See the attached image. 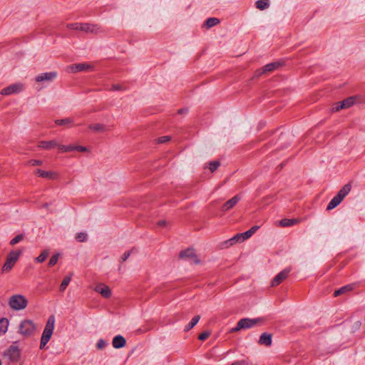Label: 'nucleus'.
I'll return each mask as SVG.
<instances>
[{"label": "nucleus", "instance_id": "1", "mask_svg": "<svg viewBox=\"0 0 365 365\" xmlns=\"http://www.w3.org/2000/svg\"><path fill=\"white\" fill-rule=\"evenodd\" d=\"M54 325H55V317L53 315H51L48 319V321L46 322V327L43 329L41 339V343H40V349H43L44 346L47 344V343L49 341L53 332L54 329Z\"/></svg>", "mask_w": 365, "mask_h": 365}, {"label": "nucleus", "instance_id": "54", "mask_svg": "<svg viewBox=\"0 0 365 365\" xmlns=\"http://www.w3.org/2000/svg\"><path fill=\"white\" fill-rule=\"evenodd\" d=\"M158 224L159 226L163 227V226H165V225L167 224V222L165 220H160Z\"/></svg>", "mask_w": 365, "mask_h": 365}, {"label": "nucleus", "instance_id": "31", "mask_svg": "<svg viewBox=\"0 0 365 365\" xmlns=\"http://www.w3.org/2000/svg\"><path fill=\"white\" fill-rule=\"evenodd\" d=\"M220 23V20L217 18H209L205 21V25L207 28H211Z\"/></svg>", "mask_w": 365, "mask_h": 365}, {"label": "nucleus", "instance_id": "42", "mask_svg": "<svg viewBox=\"0 0 365 365\" xmlns=\"http://www.w3.org/2000/svg\"><path fill=\"white\" fill-rule=\"evenodd\" d=\"M250 233H251V232H250L249 230H247V231H246L245 232L241 233L243 242L245 240L249 239L252 236V235Z\"/></svg>", "mask_w": 365, "mask_h": 365}, {"label": "nucleus", "instance_id": "13", "mask_svg": "<svg viewBox=\"0 0 365 365\" xmlns=\"http://www.w3.org/2000/svg\"><path fill=\"white\" fill-rule=\"evenodd\" d=\"M241 197L238 195L227 200L222 206V210L225 212L232 209L240 200Z\"/></svg>", "mask_w": 365, "mask_h": 365}, {"label": "nucleus", "instance_id": "24", "mask_svg": "<svg viewBox=\"0 0 365 365\" xmlns=\"http://www.w3.org/2000/svg\"><path fill=\"white\" fill-rule=\"evenodd\" d=\"M281 66L282 63L280 62H272L264 66V71H265L266 73L271 72L276 70Z\"/></svg>", "mask_w": 365, "mask_h": 365}, {"label": "nucleus", "instance_id": "32", "mask_svg": "<svg viewBox=\"0 0 365 365\" xmlns=\"http://www.w3.org/2000/svg\"><path fill=\"white\" fill-rule=\"evenodd\" d=\"M237 242L235 240V239L233 237H232V238L222 242L220 245V247H221V248H228V247L234 245Z\"/></svg>", "mask_w": 365, "mask_h": 365}, {"label": "nucleus", "instance_id": "40", "mask_svg": "<svg viewBox=\"0 0 365 365\" xmlns=\"http://www.w3.org/2000/svg\"><path fill=\"white\" fill-rule=\"evenodd\" d=\"M341 102H338L336 103L331 108V110L333 112H337L341 109H344V107H341Z\"/></svg>", "mask_w": 365, "mask_h": 365}, {"label": "nucleus", "instance_id": "16", "mask_svg": "<svg viewBox=\"0 0 365 365\" xmlns=\"http://www.w3.org/2000/svg\"><path fill=\"white\" fill-rule=\"evenodd\" d=\"M96 292L101 294L103 297L108 298L111 295L110 288L105 284H99L95 288Z\"/></svg>", "mask_w": 365, "mask_h": 365}, {"label": "nucleus", "instance_id": "30", "mask_svg": "<svg viewBox=\"0 0 365 365\" xmlns=\"http://www.w3.org/2000/svg\"><path fill=\"white\" fill-rule=\"evenodd\" d=\"M71 280V276H67L62 281L61 285H60V291L64 292L65 289L67 288L68 285L69 284Z\"/></svg>", "mask_w": 365, "mask_h": 365}, {"label": "nucleus", "instance_id": "53", "mask_svg": "<svg viewBox=\"0 0 365 365\" xmlns=\"http://www.w3.org/2000/svg\"><path fill=\"white\" fill-rule=\"evenodd\" d=\"M259 228L258 226H254L252 227H251L249 231L251 232V235H252L257 230V229Z\"/></svg>", "mask_w": 365, "mask_h": 365}, {"label": "nucleus", "instance_id": "26", "mask_svg": "<svg viewBox=\"0 0 365 365\" xmlns=\"http://www.w3.org/2000/svg\"><path fill=\"white\" fill-rule=\"evenodd\" d=\"M353 284H348L341 287L340 289L336 290L334 293V297H338L345 292H349L353 289Z\"/></svg>", "mask_w": 365, "mask_h": 365}, {"label": "nucleus", "instance_id": "17", "mask_svg": "<svg viewBox=\"0 0 365 365\" xmlns=\"http://www.w3.org/2000/svg\"><path fill=\"white\" fill-rule=\"evenodd\" d=\"M272 342V336L271 334L263 333L261 334L258 343L261 345H264L266 346H271Z\"/></svg>", "mask_w": 365, "mask_h": 365}, {"label": "nucleus", "instance_id": "14", "mask_svg": "<svg viewBox=\"0 0 365 365\" xmlns=\"http://www.w3.org/2000/svg\"><path fill=\"white\" fill-rule=\"evenodd\" d=\"M36 174H37L39 177L51 180H54L58 178V174L56 172L45 171L41 169H38L36 171Z\"/></svg>", "mask_w": 365, "mask_h": 365}, {"label": "nucleus", "instance_id": "48", "mask_svg": "<svg viewBox=\"0 0 365 365\" xmlns=\"http://www.w3.org/2000/svg\"><path fill=\"white\" fill-rule=\"evenodd\" d=\"M233 238L235 239V240L236 241L237 243H241L243 242L241 233L237 234L236 235H235L233 237Z\"/></svg>", "mask_w": 365, "mask_h": 365}, {"label": "nucleus", "instance_id": "51", "mask_svg": "<svg viewBox=\"0 0 365 365\" xmlns=\"http://www.w3.org/2000/svg\"><path fill=\"white\" fill-rule=\"evenodd\" d=\"M57 147L58 148V149L62 152V153H67V148H66V145H57Z\"/></svg>", "mask_w": 365, "mask_h": 365}, {"label": "nucleus", "instance_id": "23", "mask_svg": "<svg viewBox=\"0 0 365 365\" xmlns=\"http://www.w3.org/2000/svg\"><path fill=\"white\" fill-rule=\"evenodd\" d=\"M299 222L297 219H282L279 222V225L282 227H290Z\"/></svg>", "mask_w": 365, "mask_h": 365}, {"label": "nucleus", "instance_id": "15", "mask_svg": "<svg viewBox=\"0 0 365 365\" xmlns=\"http://www.w3.org/2000/svg\"><path fill=\"white\" fill-rule=\"evenodd\" d=\"M57 145H58V143L57 142V140H43V141H40L38 143V148H41V149H45V150H50L51 148H56L57 147Z\"/></svg>", "mask_w": 365, "mask_h": 365}, {"label": "nucleus", "instance_id": "6", "mask_svg": "<svg viewBox=\"0 0 365 365\" xmlns=\"http://www.w3.org/2000/svg\"><path fill=\"white\" fill-rule=\"evenodd\" d=\"M93 70L94 66L87 63L73 64L68 67V71L73 73L81 71H92Z\"/></svg>", "mask_w": 365, "mask_h": 365}, {"label": "nucleus", "instance_id": "47", "mask_svg": "<svg viewBox=\"0 0 365 365\" xmlns=\"http://www.w3.org/2000/svg\"><path fill=\"white\" fill-rule=\"evenodd\" d=\"M29 164L33 165V166L41 165H42V161L39 160H31L29 161Z\"/></svg>", "mask_w": 365, "mask_h": 365}, {"label": "nucleus", "instance_id": "20", "mask_svg": "<svg viewBox=\"0 0 365 365\" xmlns=\"http://www.w3.org/2000/svg\"><path fill=\"white\" fill-rule=\"evenodd\" d=\"M351 191V185L349 184H346L342 187V188L336 194L337 197L343 200V199Z\"/></svg>", "mask_w": 365, "mask_h": 365}, {"label": "nucleus", "instance_id": "43", "mask_svg": "<svg viewBox=\"0 0 365 365\" xmlns=\"http://www.w3.org/2000/svg\"><path fill=\"white\" fill-rule=\"evenodd\" d=\"M209 336H210V333L205 331V332L201 333L199 335L198 339L200 340L203 341V340H205L206 339H207Z\"/></svg>", "mask_w": 365, "mask_h": 365}, {"label": "nucleus", "instance_id": "4", "mask_svg": "<svg viewBox=\"0 0 365 365\" xmlns=\"http://www.w3.org/2000/svg\"><path fill=\"white\" fill-rule=\"evenodd\" d=\"M35 329L36 327L32 321L25 319L19 326V333L24 336H29L34 334Z\"/></svg>", "mask_w": 365, "mask_h": 365}, {"label": "nucleus", "instance_id": "2", "mask_svg": "<svg viewBox=\"0 0 365 365\" xmlns=\"http://www.w3.org/2000/svg\"><path fill=\"white\" fill-rule=\"evenodd\" d=\"M263 322V319L262 318H256V319H250V318H244L240 319L235 327L232 328L230 330V332H237L241 329H247L255 327L256 325L261 324Z\"/></svg>", "mask_w": 365, "mask_h": 365}, {"label": "nucleus", "instance_id": "38", "mask_svg": "<svg viewBox=\"0 0 365 365\" xmlns=\"http://www.w3.org/2000/svg\"><path fill=\"white\" fill-rule=\"evenodd\" d=\"M23 237H24L22 235H19L11 240L10 244L11 245H14L17 244L18 242H19L21 240H22Z\"/></svg>", "mask_w": 365, "mask_h": 365}, {"label": "nucleus", "instance_id": "5", "mask_svg": "<svg viewBox=\"0 0 365 365\" xmlns=\"http://www.w3.org/2000/svg\"><path fill=\"white\" fill-rule=\"evenodd\" d=\"M21 253V251H12L9 254L6 260L2 267L3 272H9L12 269V267L18 260Z\"/></svg>", "mask_w": 365, "mask_h": 365}, {"label": "nucleus", "instance_id": "37", "mask_svg": "<svg viewBox=\"0 0 365 365\" xmlns=\"http://www.w3.org/2000/svg\"><path fill=\"white\" fill-rule=\"evenodd\" d=\"M76 239L78 242H84L87 239V235L86 233H84V232L78 233L76 237Z\"/></svg>", "mask_w": 365, "mask_h": 365}, {"label": "nucleus", "instance_id": "49", "mask_svg": "<svg viewBox=\"0 0 365 365\" xmlns=\"http://www.w3.org/2000/svg\"><path fill=\"white\" fill-rule=\"evenodd\" d=\"M130 254H131V251H127L125 252L123 256L121 257V259L123 262L125 261L130 256Z\"/></svg>", "mask_w": 365, "mask_h": 365}, {"label": "nucleus", "instance_id": "18", "mask_svg": "<svg viewBox=\"0 0 365 365\" xmlns=\"http://www.w3.org/2000/svg\"><path fill=\"white\" fill-rule=\"evenodd\" d=\"M88 128L96 133H105L110 130V128L102 123L91 124Z\"/></svg>", "mask_w": 365, "mask_h": 365}, {"label": "nucleus", "instance_id": "7", "mask_svg": "<svg viewBox=\"0 0 365 365\" xmlns=\"http://www.w3.org/2000/svg\"><path fill=\"white\" fill-rule=\"evenodd\" d=\"M24 86L22 83H14L10 85L1 90V94L3 96H9L11 94L19 93L24 90Z\"/></svg>", "mask_w": 365, "mask_h": 365}, {"label": "nucleus", "instance_id": "28", "mask_svg": "<svg viewBox=\"0 0 365 365\" xmlns=\"http://www.w3.org/2000/svg\"><path fill=\"white\" fill-rule=\"evenodd\" d=\"M256 7L259 10H264L269 7V0H258L256 1Z\"/></svg>", "mask_w": 365, "mask_h": 365}, {"label": "nucleus", "instance_id": "45", "mask_svg": "<svg viewBox=\"0 0 365 365\" xmlns=\"http://www.w3.org/2000/svg\"><path fill=\"white\" fill-rule=\"evenodd\" d=\"M111 89L113 91H123L125 88L120 84H114L112 86Z\"/></svg>", "mask_w": 365, "mask_h": 365}, {"label": "nucleus", "instance_id": "9", "mask_svg": "<svg viewBox=\"0 0 365 365\" xmlns=\"http://www.w3.org/2000/svg\"><path fill=\"white\" fill-rule=\"evenodd\" d=\"M291 271L290 268H286L282 272H280L279 274H277L274 278L272 280L271 286L275 287L279 285L280 283L282 282L283 280H284L287 276L289 275V272Z\"/></svg>", "mask_w": 365, "mask_h": 365}, {"label": "nucleus", "instance_id": "19", "mask_svg": "<svg viewBox=\"0 0 365 365\" xmlns=\"http://www.w3.org/2000/svg\"><path fill=\"white\" fill-rule=\"evenodd\" d=\"M126 341L125 338L121 335L115 336L113 339L112 344L115 349H120L125 346Z\"/></svg>", "mask_w": 365, "mask_h": 365}, {"label": "nucleus", "instance_id": "27", "mask_svg": "<svg viewBox=\"0 0 365 365\" xmlns=\"http://www.w3.org/2000/svg\"><path fill=\"white\" fill-rule=\"evenodd\" d=\"M200 319V315L195 316L191 319V321L189 322V324L185 327V331H188L189 330L192 329L198 323Z\"/></svg>", "mask_w": 365, "mask_h": 365}, {"label": "nucleus", "instance_id": "50", "mask_svg": "<svg viewBox=\"0 0 365 365\" xmlns=\"http://www.w3.org/2000/svg\"><path fill=\"white\" fill-rule=\"evenodd\" d=\"M263 73H266V72H265V71H264V67H263V68H259V69L257 70V71H255V76L256 77H258V76H261V75H262V74H263Z\"/></svg>", "mask_w": 365, "mask_h": 365}, {"label": "nucleus", "instance_id": "11", "mask_svg": "<svg viewBox=\"0 0 365 365\" xmlns=\"http://www.w3.org/2000/svg\"><path fill=\"white\" fill-rule=\"evenodd\" d=\"M57 76V73L56 72H54V71H52V72H47V73H41L39 75H38L35 80L36 82H43V81H47V82H51L52 81H53Z\"/></svg>", "mask_w": 365, "mask_h": 365}, {"label": "nucleus", "instance_id": "55", "mask_svg": "<svg viewBox=\"0 0 365 365\" xmlns=\"http://www.w3.org/2000/svg\"><path fill=\"white\" fill-rule=\"evenodd\" d=\"M184 112H186V110H184V109H180V110H178V113H183Z\"/></svg>", "mask_w": 365, "mask_h": 365}, {"label": "nucleus", "instance_id": "34", "mask_svg": "<svg viewBox=\"0 0 365 365\" xmlns=\"http://www.w3.org/2000/svg\"><path fill=\"white\" fill-rule=\"evenodd\" d=\"M82 24H83V23H73V24H68L67 27L70 29L81 31L82 30Z\"/></svg>", "mask_w": 365, "mask_h": 365}, {"label": "nucleus", "instance_id": "36", "mask_svg": "<svg viewBox=\"0 0 365 365\" xmlns=\"http://www.w3.org/2000/svg\"><path fill=\"white\" fill-rule=\"evenodd\" d=\"M58 257H59L58 254L53 255L48 262V266L51 267V266L55 265L58 260Z\"/></svg>", "mask_w": 365, "mask_h": 365}, {"label": "nucleus", "instance_id": "35", "mask_svg": "<svg viewBox=\"0 0 365 365\" xmlns=\"http://www.w3.org/2000/svg\"><path fill=\"white\" fill-rule=\"evenodd\" d=\"M220 165V163L217 160L212 161L209 163V169L212 173H213L218 168Z\"/></svg>", "mask_w": 365, "mask_h": 365}, {"label": "nucleus", "instance_id": "44", "mask_svg": "<svg viewBox=\"0 0 365 365\" xmlns=\"http://www.w3.org/2000/svg\"><path fill=\"white\" fill-rule=\"evenodd\" d=\"M231 365H249L247 360H241L233 362Z\"/></svg>", "mask_w": 365, "mask_h": 365}, {"label": "nucleus", "instance_id": "21", "mask_svg": "<svg viewBox=\"0 0 365 365\" xmlns=\"http://www.w3.org/2000/svg\"><path fill=\"white\" fill-rule=\"evenodd\" d=\"M9 321L7 318L2 317L0 319V335L4 334L8 329Z\"/></svg>", "mask_w": 365, "mask_h": 365}, {"label": "nucleus", "instance_id": "25", "mask_svg": "<svg viewBox=\"0 0 365 365\" xmlns=\"http://www.w3.org/2000/svg\"><path fill=\"white\" fill-rule=\"evenodd\" d=\"M341 201L342 200L339 198V197H337L336 195L334 196L328 204L327 210H331L335 208L337 205H339L341 203Z\"/></svg>", "mask_w": 365, "mask_h": 365}, {"label": "nucleus", "instance_id": "29", "mask_svg": "<svg viewBox=\"0 0 365 365\" xmlns=\"http://www.w3.org/2000/svg\"><path fill=\"white\" fill-rule=\"evenodd\" d=\"M55 123L58 125L72 126L73 124V121L71 118H67L61 119V120H56Z\"/></svg>", "mask_w": 365, "mask_h": 365}, {"label": "nucleus", "instance_id": "3", "mask_svg": "<svg viewBox=\"0 0 365 365\" xmlns=\"http://www.w3.org/2000/svg\"><path fill=\"white\" fill-rule=\"evenodd\" d=\"M28 304V300L21 294H14L11 296L9 301L10 308L15 311H19L25 309Z\"/></svg>", "mask_w": 365, "mask_h": 365}, {"label": "nucleus", "instance_id": "10", "mask_svg": "<svg viewBox=\"0 0 365 365\" xmlns=\"http://www.w3.org/2000/svg\"><path fill=\"white\" fill-rule=\"evenodd\" d=\"M179 257L181 259L190 260L195 264L199 263V260L197 259L195 250L191 248L180 252Z\"/></svg>", "mask_w": 365, "mask_h": 365}, {"label": "nucleus", "instance_id": "41", "mask_svg": "<svg viewBox=\"0 0 365 365\" xmlns=\"http://www.w3.org/2000/svg\"><path fill=\"white\" fill-rule=\"evenodd\" d=\"M170 140V136L165 135L158 138V143H164Z\"/></svg>", "mask_w": 365, "mask_h": 365}, {"label": "nucleus", "instance_id": "33", "mask_svg": "<svg viewBox=\"0 0 365 365\" xmlns=\"http://www.w3.org/2000/svg\"><path fill=\"white\" fill-rule=\"evenodd\" d=\"M48 255V252L47 250H43L41 253V255L35 259V261L38 263H42L43 262H44L46 260Z\"/></svg>", "mask_w": 365, "mask_h": 365}, {"label": "nucleus", "instance_id": "22", "mask_svg": "<svg viewBox=\"0 0 365 365\" xmlns=\"http://www.w3.org/2000/svg\"><path fill=\"white\" fill-rule=\"evenodd\" d=\"M356 96H351L343 101H341V107H344V109L349 108L351 107L356 102Z\"/></svg>", "mask_w": 365, "mask_h": 365}, {"label": "nucleus", "instance_id": "39", "mask_svg": "<svg viewBox=\"0 0 365 365\" xmlns=\"http://www.w3.org/2000/svg\"><path fill=\"white\" fill-rule=\"evenodd\" d=\"M106 345H107L106 341L101 339L98 341V342L96 344V347L98 349H103L106 347Z\"/></svg>", "mask_w": 365, "mask_h": 365}, {"label": "nucleus", "instance_id": "52", "mask_svg": "<svg viewBox=\"0 0 365 365\" xmlns=\"http://www.w3.org/2000/svg\"><path fill=\"white\" fill-rule=\"evenodd\" d=\"M66 148H67V153L71 152V151L76 150V145H66Z\"/></svg>", "mask_w": 365, "mask_h": 365}, {"label": "nucleus", "instance_id": "46", "mask_svg": "<svg viewBox=\"0 0 365 365\" xmlns=\"http://www.w3.org/2000/svg\"><path fill=\"white\" fill-rule=\"evenodd\" d=\"M76 150L81 152V153H85V152H88V149L84 146L76 145Z\"/></svg>", "mask_w": 365, "mask_h": 365}, {"label": "nucleus", "instance_id": "8", "mask_svg": "<svg viewBox=\"0 0 365 365\" xmlns=\"http://www.w3.org/2000/svg\"><path fill=\"white\" fill-rule=\"evenodd\" d=\"M81 31L93 34H98L103 33V30L98 24L83 23Z\"/></svg>", "mask_w": 365, "mask_h": 365}, {"label": "nucleus", "instance_id": "12", "mask_svg": "<svg viewBox=\"0 0 365 365\" xmlns=\"http://www.w3.org/2000/svg\"><path fill=\"white\" fill-rule=\"evenodd\" d=\"M5 355L11 360L16 361L20 356V351L17 346H11L5 352Z\"/></svg>", "mask_w": 365, "mask_h": 365}]
</instances>
